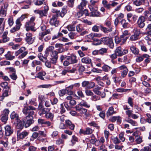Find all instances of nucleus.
Segmentation results:
<instances>
[{"label":"nucleus","mask_w":151,"mask_h":151,"mask_svg":"<svg viewBox=\"0 0 151 151\" xmlns=\"http://www.w3.org/2000/svg\"><path fill=\"white\" fill-rule=\"evenodd\" d=\"M35 19V17H32L30 18L29 21L26 22L25 27L27 31H28L30 30L32 31L35 32L36 30V29L34 27L35 25L34 22Z\"/></svg>","instance_id":"nucleus-1"},{"label":"nucleus","mask_w":151,"mask_h":151,"mask_svg":"<svg viewBox=\"0 0 151 151\" xmlns=\"http://www.w3.org/2000/svg\"><path fill=\"white\" fill-rule=\"evenodd\" d=\"M35 110V108L31 106H24L22 110L23 113L25 114L24 118L27 119L29 116H32L34 113L33 110Z\"/></svg>","instance_id":"nucleus-2"},{"label":"nucleus","mask_w":151,"mask_h":151,"mask_svg":"<svg viewBox=\"0 0 151 151\" xmlns=\"http://www.w3.org/2000/svg\"><path fill=\"white\" fill-rule=\"evenodd\" d=\"M38 109L40 110L41 113L40 115L46 114V117L47 118H49L52 119L53 117V115L51 113H47V112L49 111L48 109L44 107L43 104H39Z\"/></svg>","instance_id":"nucleus-3"},{"label":"nucleus","mask_w":151,"mask_h":151,"mask_svg":"<svg viewBox=\"0 0 151 151\" xmlns=\"http://www.w3.org/2000/svg\"><path fill=\"white\" fill-rule=\"evenodd\" d=\"M50 33V29H47L43 32H41L39 34V39L42 41L47 42L50 39V36L47 35Z\"/></svg>","instance_id":"nucleus-4"},{"label":"nucleus","mask_w":151,"mask_h":151,"mask_svg":"<svg viewBox=\"0 0 151 151\" xmlns=\"http://www.w3.org/2000/svg\"><path fill=\"white\" fill-rule=\"evenodd\" d=\"M101 42L105 45H108L110 48H113L114 47V44L112 39L109 37H105L101 39Z\"/></svg>","instance_id":"nucleus-5"},{"label":"nucleus","mask_w":151,"mask_h":151,"mask_svg":"<svg viewBox=\"0 0 151 151\" xmlns=\"http://www.w3.org/2000/svg\"><path fill=\"white\" fill-rule=\"evenodd\" d=\"M26 48L24 47H22L15 52V55L16 56H17L20 55L18 58L19 59H21L24 58L28 53L27 51L24 52Z\"/></svg>","instance_id":"nucleus-6"},{"label":"nucleus","mask_w":151,"mask_h":151,"mask_svg":"<svg viewBox=\"0 0 151 151\" xmlns=\"http://www.w3.org/2000/svg\"><path fill=\"white\" fill-rule=\"evenodd\" d=\"M89 9L91 11L90 17H99L100 13L97 11V7H93L92 6H89Z\"/></svg>","instance_id":"nucleus-7"},{"label":"nucleus","mask_w":151,"mask_h":151,"mask_svg":"<svg viewBox=\"0 0 151 151\" xmlns=\"http://www.w3.org/2000/svg\"><path fill=\"white\" fill-rule=\"evenodd\" d=\"M141 34L142 33L140 30L137 29H135L134 34L130 37L129 40L131 41H134L138 39L139 35Z\"/></svg>","instance_id":"nucleus-8"},{"label":"nucleus","mask_w":151,"mask_h":151,"mask_svg":"<svg viewBox=\"0 0 151 151\" xmlns=\"http://www.w3.org/2000/svg\"><path fill=\"white\" fill-rule=\"evenodd\" d=\"M49 9V7L46 6L44 7V9L43 10H34L35 13L38 14L40 16L42 17L43 16H46L48 11Z\"/></svg>","instance_id":"nucleus-9"},{"label":"nucleus","mask_w":151,"mask_h":151,"mask_svg":"<svg viewBox=\"0 0 151 151\" xmlns=\"http://www.w3.org/2000/svg\"><path fill=\"white\" fill-rule=\"evenodd\" d=\"M57 17L54 14L52 15L49 21V23L51 25L57 27L59 25V21Z\"/></svg>","instance_id":"nucleus-10"},{"label":"nucleus","mask_w":151,"mask_h":151,"mask_svg":"<svg viewBox=\"0 0 151 151\" xmlns=\"http://www.w3.org/2000/svg\"><path fill=\"white\" fill-rule=\"evenodd\" d=\"M25 122V118H24L21 121L19 119L17 120V123H14V124H16V128L17 129L20 130L22 129L24 127V125Z\"/></svg>","instance_id":"nucleus-11"},{"label":"nucleus","mask_w":151,"mask_h":151,"mask_svg":"<svg viewBox=\"0 0 151 151\" xmlns=\"http://www.w3.org/2000/svg\"><path fill=\"white\" fill-rule=\"evenodd\" d=\"M26 37L25 38L26 41L29 44H31L34 42L35 37H32V35L30 32H27L26 34Z\"/></svg>","instance_id":"nucleus-12"},{"label":"nucleus","mask_w":151,"mask_h":151,"mask_svg":"<svg viewBox=\"0 0 151 151\" xmlns=\"http://www.w3.org/2000/svg\"><path fill=\"white\" fill-rule=\"evenodd\" d=\"M66 59L70 62L71 64L76 63L78 62L77 56L74 54H72L70 56H67Z\"/></svg>","instance_id":"nucleus-13"},{"label":"nucleus","mask_w":151,"mask_h":151,"mask_svg":"<svg viewBox=\"0 0 151 151\" xmlns=\"http://www.w3.org/2000/svg\"><path fill=\"white\" fill-rule=\"evenodd\" d=\"M4 129L5 134L6 136H10L13 133V130L9 125L6 126L4 127Z\"/></svg>","instance_id":"nucleus-14"},{"label":"nucleus","mask_w":151,"mask_h":151,"mask_svg":"<svg viewBox=\"0 0 151 151\" xmlns=\"http://www.w3.org/2000/svg\"><path fill=\"white\" fill-rule=\"evenodd\" d=\"M118 68L121 70H123L121 73V76L124 78L127 74L128 70L127 67L124 65H121L118 67Z\"/></svg>","instance_id":"nucleus-15"},{"label":"nucleus","mask_w":151,"mask_h":151,"mask_svg":"<svg viewBox=\"0 0 151 151\" xmlns=\"http://www.w3.org/2000/svg\"><path fill=\"white\" fill-rule=\"evenodd\" d=\"M145 21V18L144 16L140 17L137 21V24L139 27L140 28H143L145 26L144 22Z\"/></svg>","instance_id":"nucleus-16"},{"label":"nucleus","mask_w":151,"mask_h":151,"mask_svg":"<svg viewBox=\"0 0 151 151\" xmlns=\"http://www.w3.org/2000/svg\"><path fill=\"white\" fill-rule=\"evenodd\" d=\"M27 121L24 124L25 127L26 128L29 127L32 124L34 123L33 117L32 116H29L27 119Z\"/></svg>","instance_id":"nucleus-17"},{"label":"nucleus","mask_w":151,"mask_h":151,"mask_svg":"<svg viewBox=\"0 0 151 151\" xmlns=\"http://www.w3.org/2000/svg\"><path fill=\"white\" fill-rule=\"evenodd\" d=\"M82 63L86 64H91L92 65V63L91 59L88 57L84 56L81 59Z\"/></svg>","instance_id":"nucleus-18"},{"label":"nucleus","mask_w":151,"mask_h":151,"mask_svg":"<svg viewBox=\"0 0 151 151\" xmlns=\"http://www.w3.org/2000/svg\"><path fill=\"white\" fill-rule=\"evenodd\" d=\"M113 26H110L105 27L101 26V30L104 33H107L112 31L113 29Z\"/></svg>","instance_id":"nucleus-19"},{"label":"nucleus","mask_w":151,"mask_h":151,"mask_svg":"<svg viewBox=\"0 0 151 151\" xmlns=\"http://www.w3.org/2000/svg\"><path fill=\"white\" fill-rule=\"evenodd\" d=\"M7 8L5 5L1 6L0 9V16L5 17L6 15Z\"/></svg>","instance_id":"nucleus-20"},{"label":"nucleus","mask_w":151,"mask_h":151,"mask_svg":"<svg viewBox=\"0 0 151 151\" xmlns=\"http://www.w3.org/2000/svg\"><path fill=\"white\" fill-rule=\"evenodd\" d=\"M124 122H128L131 124L132 126H137L138 125L137 123L129 118L126 117L123 121Z\"/></svg>","instance_id":"nucleus-21"},{"label":"nucleus","mask_w":151,"mask_h":151,"mask_svg":"<svg viewBox=\"0 0 151 151\" xmlns=\"http://www.w3.org/2000/svg\"><path fill=\"white\" fill-rule=\"evenodd\" d=\"M28 134V132L26 131H23L21 133H17V138L20 139H23Z\"/></svg>","instance_id":"nucleus-22"},{"label":"nucleus","mask_w":151,"mask_h":151,"mask_svg":"<svg viewBox=\"0 0 151 151\" xmlns=\"http://www.w3.org/2000/svg\"><path fill=\"white\" fill-rule=\"evenodd\" d=\"M128 35V32L127 30H125L123 32V34L120 36L121 38L123 40V42H125L128 38L127 35Z\"/></svg>","instance_id":"nucleus-23"},{"label":"nucleus","mask_w":151,"mask_h":151,"mask_svg":"<svg viewBox=\"0 0 151 151\" xmlns=\"http://www.w3.org/2000/svg\"><path fill=\"white\" fill-rule=\"evenodd\" d=\"M87 1L85 0H83L82 1L80 4L78 5V8L80 10H82L83 8L86 6Z\"/></svg>","instance_id":"nucleus-24"},{"label":"nucleus","mask_w":151,"mask_h":151,"mask_svg":"<svg viewBox=\"0 0 151 151\" xmlns=\"http://www.w3.org/2000/svg\"><path fill=\"white\" fill-rule=\"evenodd\" d=\"M11 91L10 88L9 86H7L6 88L3 90L2 95L5 97H7L9 95V93H10Z\"/></svg>","instance_id":"nucleus-25"},{"label":"nucleus","mask_w":151,"mask_h":151,"mask_svg":"<svg viewBox=\"0 0 151 151\" xmlns=\"http://www.w3.org/2000/svg\"><path fill=\"white\" fill-rule=\"evenodd\" d=\"M122 49L121 47H118L116 48L115 53L118 56H121L122 55Z\"/></svg>","instance_id":"nucleus-26"},{"label":"nucleus","mask_w":151,"mask_h":151,"mask_svg":"<svg viewBox=\"0 0 151 151\" xmlns=\"http://www.w3.org/2000/svg\"><path fill=\"white\" fill-rule=\"evenodd\" d=\"M46 74V73L45 72L41 71L38 73L37 74V76H35V78H37L41 80H44V78L43 76H45Z\"/></svg>","instance_id":"nucleus-27"},{"label":"nucleus","mask_w":151,"mask_h":151,"mask_svg":"<svg viewBox=\"0 0 151 151\" xmlns=\"http://www.w3.org/2000/svg\"><path fill=\"white\" fill-rule=\"evenodd\" d=\"M5 56L7 60H13L15 58L14 56L12 55L10 51L8 52L5 55Z\"/></svg>","instance_id":"nucleus-28"},{"label":"nucleus","mask_w":151,"mask_h":151,"mask_svg":"<svg viewBox=\"0 0 151 151\" xmlns=\"http://www.w3.org/2000/svg\"><path fill=\"white\" fill-rule=\"evenodd\" d=\"M10 117L11 119H15L17 121V120H19L18 115L14 111H13L11 114Z\"/></svg>","instance_id":"nucleus-29"},{"label":"nucleus","mask_w":151,"mask_h":151,"mask_svg":"<svg viewBox=\"0 0 151 151\" xmlns=\"http://www.w3.org/2000/svg\"><path fill=\"white\" fill-rule=\"evenodd\" d=\"M54 47L53 46H50L48 47H47L46 50L45 51V54L47 56L49 54V52H51L52 51H54Z\"/></svg>","instance_id":"nucleus-30"},{"label":"nucleus","mask_w":151,"mask_h":151,"mask_svg":"<svg viewBox=\"0 0 151 151\" xmlns=\"http://www.w3.org/2000/svg\"><path fill=\"white\" fill-rule=\"evenodd\" d=\"M115 41L116 44L121 43V44H123L125 42H123V40L122 38H121V36L120 37L118 36H116L115 37Z\"/></svg>","instance_id":"nucleus-31"},{"label":"nucleus","mask_w":151,"mask_h":151,"mask_svg":"<svg viewBox=\"0 0 151 151\" xmlns=\"http://www.w3.org/2000/svg\"><path fill=\"white\" fill-rule=\"evenodd\" d=\"M102 3L105 7L108 9H111V4L109 3L106 1L103 0Z\"/></svg>","instance_id":"nucleus-32"},{"label":"nucleus","mask_w":151,"mask_h":151,"mask_svg":"<svg viewBox=\"0 0 151 151\" xmlns=\"http://www.w3.org/2000/svg\"><path fill=\"white\" fill-rule=\"evenodd\" d=\"M120 22L124 28H126L129 27V24L125 19H122Z\"/></svg>","instance_id":"nucleus-33"},{"label":"nucleus","mask_w":151,"mask_h":151,"mask_svg":"<svg viewBox=\"0 0 151 151\" xmlns=\"http://www.w3.org/2000/svg\"><path fill=\"white\" fill-rule=\"evenodd\" d=\"M130 50L134 54H137L139 53L138 49L134 46H132L130 47Z\"/></svg>","instance_id":"nucleus-34"},{"label":"nucleus","mask_w":151,"mask_h":151,"mask_svg":"<svg viewBox=\"0 0 151 151\" xmlns=\"http://www.w3.org/2000/svg\"><path fill=\"white\" fill-rule=\"evenodd\" d=\"M8 24L10 27H12L14 24L13 17L12 16H10L8 20Z\"/></svg>","instance_id":"nucleus-35"},{"label":"nucleus","mask_w":151,"mask_h":151,"mask_svg":"<svg viewBox=\"0 0 151 151\" xmlns=\"http://www.w3.org/2000/svg\"><path fill=\"white\" fill-rule=\"evenodd\" d=\"M99 50V54L103 55L107 52V49L105 48H102Z\"/></svg>","instance_id":"nucleus-36"},{"label":"nucleus","mask_w":151,"mask_h":151,"mask_svg":"<svg viewBox=\"0 0 151 151\" xmlns=\"http://www.w3.org/2000/svg\"><path fill=\"white\" fill-rule=\"evenodd\" d=\"M75 26L73 24H70L68 25L66 28L70 31H75Z\"/></svg>","instance_id":"nucleus-37"},{"label":"nucleus","mask_w":151,"mask_h":151,"mask_svg":"<svg viewBox=\"0 0 151 151\" xmlns=\"http://www.w3.org/2000/svg\"><path fill=\"white\" fill-rule=\"evenodd\" d=\"M101 87L99 86H97L93 90V91L94 93L97 95H100L101 92L99 90L101 89Z\"/></svg>","instance_id":"nucleus-38"},{"label":"nucleus","mask_w":151,"mask_h":151,"mask_svg":"<svg viewBox=\"0 0 151 151\" xmlns=\"http://www.w3.org/2000/svg\"><path fill=\"white\" fill-rule=\"evenodd\" d=\"M102 68L104 71L105 72H107L110 70L111 68L110 67L107 65H104L102 66Z\"/></svg>","instance_id":"nucleus-39"},{"label":"nucleus","mask_w":151,"mask_h":151,"mask_svg":"<svg viewBox=\"0 0 151 151\" xmlns=\"http://www.w3.org/2000/svg\"><path fill=\"white\" fill-rule=\"evenodd\" d=\"M114 113L113 108L112 107H110L107 112V116H111Z\"/></svg>","instance_id":"nucleus-40"},{"label":"nucleus","mask_w":151,"mask_h":151,"mask_svg":"<svg viewBox=\"0 0 151 151\" xmlns=\"http://www.w3.org/2000/svg\"><path fill=\"white\" fill-rule=\"evenodd\" d=\"M51 12L52 13L55 14H54L57 17H58L60 15V11L56 9H52Z\"/></svg>","instance_id":"nucleus-41"},{"label":"nucleus","mask_w":151,"mask_h":151,"mask_svg":"<svg viewBox=\"0 0 151 151\" xmlns=\"http://www.w3.org/2000/svg\"><path fill=\"white\" fill-rule=\"evenodd\" d=\"M39 134L36 132H34L30 138V141H33L37 138Z\"/></svg>","instance_id":"nucleus-42"},{"label":"nucleus","mask_w":151,"mask_h":151,"mask_svg":"<svg viewBox=\"0 0 151 151\" xmlns=\"http://www.w3.org/2000/svg\"><path fill=\"white\" fill-rule=\"evenodd\" d=\"M135 141L137 144H140L142 142V137L140 136H137L136 137Z\"/></svg>","instance_id":"nucleus-43"},{"label":"nucleus","mask_w":151,"mask_h":151,"mask_svg":"<svg viewBox=\"0 0 151 151\" xmlns=\"http://www.w3.org/2000/svg\"><path fill=\"white\" fill-rule=\"evenodd\" d=\"M66 99L68 100L69 101V104H76V101L72 99L71 97V96H68L67 97Z\"/></svg>","instance_id":"nucleus-44"},{"label":"nucleus","mask_w":151,"mask_h":151,"mask_svg":"<svg viewBox=\"0 0 151 151\" xmlns=\"http://www.w3.org/2000/svg\"><path fill=\"white\" fill-rule=\"evenodd\" d=\"M76 29L77 32H80L83 30L84 29L81 25L79 24L76 26Z\"/></svg>","instance_id":"nucleus-45"},{"label":"nucleus","mask_w":151,"mask_h":151,"mask_svg":"<svg viewBox=\"0 0 151 151\" xmlns=\"http://www.w3.org/2000/svg\"><path fill=\"white\" fill-rule=\"evenodd\" d=\"M34 1L35 5L36 6H40L43 3V1L41 0H34Z\"/></svg>","instance_id":"nucleus-46"},{"label":"nucleus","mask_w":151,"mask_h":151,"mask_svg":"<svg viewBox=\"0 0 151 151\" xmlns=\"http://www.w3.org/2000/svg\"><path fill=\"white\" fill-rule=\"evenodd\" d=\"M111 139L113 143L115 144H118L120 142V140L117 137H111Z\"/></svg>","instance_id":"nucleus-47"},{"label":"nucleus","mask_w":151,"mask_h":151,"mask_svg":"<svg viewBox=\"0 0 151 151\" xmlns=\"http://www.w3.org/2000/svg\"><path fill=\"white\" fill-rule=\"evenodd\" d=\"M98 0H91L90 1V5L89 6H92L93 7H97L95 5L98 3Z\"/></svg>","instance_id":"nucleus-48"},{"label":"nucleus","mask_w":151,"mask_h":151,"mask_svg":"<svg viewBox=\"0 0 151 151\" xmlns=\"http://www.w3.org/2000/svg\"><path fill=\"white\" fill-rule=\"evenodd\" d=\"M50 55L52 57L58 58V52L55 50L52 51Z\"/></svg>","instance_id":"nucleus-49"},{"label":"nucleus","mask_w":151,"mask_h":151,"mask_svg":"<svg viewBox=\"0 0 151 151\" xmlns=\"http://www.w3.org/2000/svg\"><path fill=\"white\" fill-rule=\"evenodd\" d=\"M67 12V10L65 8H62L61 12H60V16L62 17H63Z\"/></svg>","instance_id":"nucleus-50"},{"label":"nucleus","mask_w":151,"mask_h":151,"mask_svg":"<svg viewBox=\"0 0 151 151\" xmlns=\"http://www.w3.org/2000/svg\"><path fill=\"white\" fill-rule=\"evenodd\" d=\"M149 14H151V7H149L148 9V10L144 12V15L145 17H147V15Z\"/></svg>","instance_id":"nucleus-51"},{"label":"nucleus","mask_w":151,"mask_h":151,"mask_svg":"<svg viewBox=\"0 0 151 151\" xmlns=\"http://www.w3.org/2000/svg\"><path fill=\"white\" fill-rule=\"evenodd\" d=\"M69 37L71 39H74L76 37V34L73 32H70L68 34Z\"/></svg>","instance_id":"nucleus-52"},{"label":"nucleus","mask_w":151,"mask_h":151,"mask_svg":"<svg viewBox=\"0 0 151 151\" xmlns=\"http://www.w3.org/2000/svg\"><path fill=\"white\" fill-rule=\"evenodd\" d=\"M8 142L7 141H4L3 140L0 139V144H2L4 147H6L8 145Z\"/></svg>","instance_id":"nucleus-53"},{"label":"nucleus","mask_w":151,"mask_h":151,"mask_svg":"<svg viewBox=\"0 0 151 151\" xmlns=\"http://www.w3.org/2000/svg\"><path fill=\"white\" fill-rule=\"evenodd\" d=\"M38 57L39 58L40 60L42 61V62H45V61L44 60H46L47 59L46 58L42 56V55L41 53H39L38 55Z\"/></svg>","instance_id":"nucleus-54"},{"label":"nucleus","mask_w":151,"mask_h":151,"mask_svg":"<svg viewBox=\"0 0 151 151\" xmlns=\"http://www.w3.org/2000/svg\"><path fill=\"white\" fill-rule=\"evenodd\" d=\"M21 21L19 20V19H18L16 20L15 23L16 25L15 26L17 27H18L19 29H20L21 26L22 25V24L21 23Z\"/></svg>","instance_id":"nucleus-55"},{"label":"nucleus","mask_w":151,"mask_h":151,"mask_svg":"<svg viewBox=\"0 0 151 151\" xmlns=\"http://www.w3.org/2000/svg\"><path fill=\"white\" fill-rule=\"evenodd\" d=\"M9 76L14 81L16 80L17 78V76L16 73L10 74Z\"/></svg>","instance_id":"nucleus-56"},{"label":"nucleus","mask_w":151,"mask_h":151,"mask_svg":"<svg viewBox=\"0 0 151 151\" xmlns=\"http://www.w3.org/2000/svg\"><path fill=\"white\" fill-rule=\"evenodd\" d=\"M86 134H92L93 132V130L90 128L88 127L86 129Z\"/></svg>","instance_id":"nucleus-57"},{"label":"nucleus","mask_w":151,"mask_h":151,"mask_svg":"<svg viewBox=\"0 0 151 151\" xmlns=\"http://www.w3.org/2000/svg\"><path fill=\"white\" fill-rule=\"evenodd\" d=\"M75 0H68V6L70 7H73L74 6Z\"/></svg>","instance_id":"nucleus-58"},{"label":"nucleus","mask_w":151,"mask_h":151,"mask_svg":"<svg viewBox=\"0 0 151 151\" xmlns=\"http://www.w3.org/2000/svg\"><path fill=\"white\" fill-rule=\"evenodd\" d=\"M78 54L81 58H83L85 56V52H83L81 50H79L78 51Z\"/></svg>","instance_id":"nucleus-59"},{"label":"nucleus","mask_w":151,"mask_h":151,"mask_svg":"<svg viewBox=\"0 0 151 151\" xmlns=\"http://www.w3.org/2000/svg\"><path fill=\"white\" fill-rule=\"evenodd\" d=\"M10 64V62L7 61H4L0 62V65H9Z\"/></svg>","instance_id":"nucleus-60"},{"label":"nucleus","mask_w":151,"mask_h":151,"mask_svg":"<svg viewBox=\"0 0 151 151\" xmlns=\"http://www.w3.org/2000/svg\"><path fill=\"white\" fill-rule=\"evenodd\" d=\"M95 86V83L93 82H88L87 88L90 89L93 88Z\"/></svg>","instance_id":"nucleus-61"},{"label":"nucleus","mask_w":151,"mask_h":151,"mask_svg":"<svg viewBox=\"0 0 151 151\" xmlns=\"http://www.w3.org/2000/svg\"><path fill=\"white\" fill-rule=\"evenodd\" d=\"M51 87V85L50 84H44L38 86V88H48Z\"/></svg>","instance_id":"nucleus-62"},{"label":"nucleus","mask_w":151,"mask_h":151,"mask_svg":"<svg viewBox=\"0 0 151 151\" xmlns=\"http://www.w3.org/2000/svg\"><path fill=\"white\" fill-rule=\"evenodd\" d=\"M92 30L94 32H98L99 30V27L96 25H94L92 27Z\"/></svg>","instance_id":"nucleus-63"},{"label":"nucleus","mask_w":151,"mask_h":151,"mask_svg":"<svg viewBox=\"0 0 151 151\" xmlns=\"http://www.w3.org/2000/svg\"><path fill=\"white\" fill-rule=\"evenodd\" d=\"M104 24L106 27L113 26L111 24V21L109 20H106Z\"/></svg>","instance_id":"nucleus-64"}]
</instances>
